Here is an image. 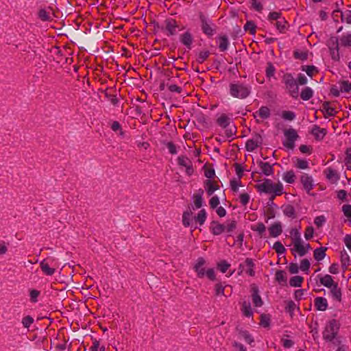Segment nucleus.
<instances>
[{
    "label": "nucleus",
    "mask_w": 351,
    "mask_h": 351,
    "mask_svg": "<svg viewBox=\"0 0 351 351\" xmlns=\"http://www.w3.org/2000/svg\"><path fill=\"white\" fill-rule=\"evenodd\" d=\"M252 87L250 85L235 81L229 85L230 95L237 99H243L247 98L251 93Z\"/></svg>",
    "instance_id": "obj_1"
},
{
    "label": "nucleus",
    "mask_w": 351,
    "mask_h": 351,
    "mask_svg": "<svg viewBox=\"0 0 351 351\" xmlns=\"http://www.w3.org/2000/svg\"><path fill=\"white\" fill-rule=\"evenodd\" d=\"M256 189L263 193L280 195L283 193V185L281 182L274 183L269 179H265L262 183L256 185Z\"/></svg>",
    "instance_id": "obj_2"
},
{
    "label": "nucleus",
    "mask_w": 351,
    "mask_h": 351,
    "mask_svg": "<svg viewBox=\"0 0 351 351\" xmlns=\"http://www.w3.org/2000/svg\"><path fill=\"white\" fill-rule=\"evenodd\" d=\"M339 329V324L336 319L330 320L323 331V338L326 341H332L337 336Z\"/></svg>",
    "instance_id": "obj_3"
},
{
    "label": "nucleus",
    "mask_w": 351,
    "mask_h": 351,
    "mask_svg": "<svg viewBox=\"0 0 351 351\" xmlns=\"http://www.w3.org/2000/svg\"><path fill=\"white\" fill-rule=\"evenodd\" d=\"M282 81L291 97L297 98L298 96L299 88L293 75L289 73L285 74L282 77Z\"/></svg>",
    "instance_id": "obj_4"
},
{
    "label": "nucleus",
    "mask_w": 351,
    "mask_h": 351,
    "mask_svg": "<svg viewBox=\"0 0 351 351\" xmlns=\"http://www.w3.org/2000/svg\"><path fill=\"white\" fill-rule=\"evenodd\" d=\"M284 135L285 139L283 145L288 149H293L295 142L299 138L297 131L293 128H289L284 130Z\"/></svg>",
    "instance_id": "obj_5"
},
{
    "label": "nucleus",
    "mask_w": 351,
    "mask_h": 351,
    "mask_svg": "<svg viewBox=\"0 0 351 351\" xmlns=\"http://www.w3.org/2000/svg\"><path fill=\"white\" fill-rule=\"evenodd\" d=\"M291 245H292L291 251L293 254L297 253L300 256H304L311 249L310 245L304 243L302 239L291 243Z\"/></svg>",
    "instance_id": "obj_6"
},
{
    "label": "nucleus",
    "mask_w": 351,
    "mask_h": 351,
    "mask_svg": "<svg viewBox=\"0 0 351 351\" xmlns=\"http://www.w3.org/2000/svg\"><path fill=\"white\" fill-rule=\"evenodd\" d=\"M331 58L335 61L340 60L339 40L337 37H331L327 42Z\"/></svg>",
    "instance_id": "obj_7"
},
{
    "label": "nucleus",
    "mask_w": 351,
    "mask_h": 351,
    "mask_svg": "<svg viewBox=\"0 0 351 351\" xmlns=\"http://www.w3.org/2000/svg\"><path fill=\"white\" fill-rule=\"evenodd\" d=\"M200 21L202 29L204 34L208 36H213L215 33V30L212 26L210 21L203 14H200Z\"/></svg>",
    "instance_id": "obj_8"
},
{
    "label": "nucleus",
    "mask_w": 351,
    "mask_h": 351,
    "mask_svg": "<svg viewBox=\"0 0 351 351\" xmlns=\"http://www.w3.org/2000/svg\"><path fill=\"white\" fill-rule=\"evenodd\" d=\"M262 143L261 136L256 135L252 138L247 141L245 143L246 149L248 152H252Z\"/></svg>",
    "instance_id": "obj_9"
},
{
    "label": "nucleus",
    "mask_w": 351,
    "mask_h": 351,
    "mask_svg": "<svg viewBox=\"0 0 351 351\" xmlns=\"http://www.w3.org/2000/svg\"><path fill=\"white\" fill-rule=\"evenodd\" d=\"M204 188L207 194L210 196L214 192L219 189V186L217 181L212 180H206L204 181Z\"/></svg>",
    "instance_id": "obj_10"
},
{
    "label": "nucleus",
    "mask_w": 351,
    "mask_h": 351,
    "mask_svg": "<svg viewBox=\"0 0 351 351\" xmlns=\"http://www.w3.org/2000/svg\"><path fill=\"white\" fill-rule=\"evenodd\" d=\"M206 261L205 260L200 257L197 259V263L194 266V269L197 273V275L199 278H204L205 276V272L206 271L205 269L203 267Z\"/></svg>",
    "instance_id": "obj_11"
},
{
    "label": "nucleus",
    "mask_w": 351,
    "mask_h": 351,
    "mask_svg": "<svg viewBox=\"0 0 351 351\" xmlns=\"http://www.w3.org/2000/svg\"><path fill=\"white\" fill-rule=\"evenodd\" d=\"M300 181L304 188V189L309 192L311 190H312L313 186V180L311 176H308V174H302L300 177Z\"/></svg>",
    "instance_id": "obj_12"
},
{
    "label": "nucleus",
    "mask_w": 351,
    "mask_h": 351,
    "mask_svg": "<svg viewBox=\"0 0 351 351\" xmlns=\"http://www.w3.org/2000/svg\"><path fill=\"white\" fill-rule=\"evenodd\" d=\"M255 118H260L262 120L268 119L271 115V110L267 106H262L258 110L253 114Z\"/></svg>",
    "instance_id": "obj_13"
},
{
    "label": "nucleus",
    "mask_w": 351,
    "mask_h": 351,
    "mask_svg": "<svg viewBox=\"0 0 351 351\" xmlns=\"http://www.w3.org/2000/svg\"><path fill=\"white\" fill-rule=\"evenodd\" d=\"M257 164L260 167L262 173L265 176H269L274 174L273 167L269 163L263 161H257Z\"/></svg>",
    "instance_id": "obj_14"
},
{
    "label": "nucleus",
    "mask_w": 351,
    "mask_h": 351,
    "mask_svg": "<svg viewBox=\"0 0 351 351\" xmlns=\"http://www.w3.org/2000/svg\"><path fill=\"white\" fill-rule=\"evenodd\" d=\"M270 236L272 237H278L282 232L280 222H276L269 228Z\"/></svg>",
    "instance_id": "obj_15"
},
{
    "label": "nucleus",
    "mask_w": 351,
    "mask_h": 351,
    "mask_svg": "<svg viewBox=\"0 0 351 351\" xmlns=\"http://www.w3.org/2000/svg\"><path fill=\"white\" fill-rule=\"evenodd\" d=\"M315 306L317 310L324 311L328 308L327 300L322 297H317L315 299Z\"/></svg>",
    "instance_id": "obj_16"
},
{
    "label": "nucleus",
    "mask_w": 351,
    "mask_h": 351,
    "mask_svg": "<svg viewBox=\"0 0 351 351\" xmlns=\"http://www.w3.org/2000/svg\"><path fill=\"white\" fill-rule=\"evenodd\" d=\"M311 133L316 139L322 140L326 134V130L324 128H321L317 125H314Z\"/></svg>",
    "instance_id": "obj_17"
},
{
    "label": "nucleus",
    "mask_w": 351,
    "mask_h": 351,
    "mask_svg": "<svg viewBox=\"0 0 351 351\" xmlns=\"http://www.w3.org/2000/svg\"><path fill=\"white\" fill-rule=\"evenodd\" d=\"M230 120L231 119L228 115L226 114H221L218 116L216 121L218 125L225 128L229 125L230 123Z\"/></svg>",
    "instance_id": "obj_18"
},
{
    "label": "nucleus",
    "mask_w": 351,
    "mask_h": 351,
    "mask_svg": "<svg viewBox=\"0 0 351 351\" xmlns=\"http://www.w3.org/2000/svg\"><path fill=\"white\" fill-rule=\"evenodd\" d=\"M210 230L213 234L219 235L225 232V226L216 221H213L210 224Z\"/></svg>",
    "instance_id": "obj_19"
},
{
    "label": "nucleus",
    "mask_w": 351,
    "mask_h": 351,
    "mask_svg": "<svg viewBox=\"0 0 351 351\" xmlns=\"http://www.w3.org/2000/svg\"><path fill=\"white\" fill-rule=\"evenodd\" d=\"M40 266L42 271L47 276H52L56 272V269L51 267L45 259L40 262Z\"/></svg>",
    "instance_id": "obj_20"
},
{
    "label": "nucleus",
    "mask_w": 351,
    "mask_h": 351,
    "mask_svg": "<svg viewBox=\"0 0 351 351\" xmlns=\"http://www.w3.org/2000/svg\"><path fill=\"white\" fill-rule=\"evenodd\" d=\"M325 173L327 179L332 183H335L339 180V175L337 172L331 168L326 169Z\"/></svg>",
    "instance_id": "obj_21"
},
{
    "label": "nucleus",
    "mask_w": 351,
    "mask_h": 351,
    "mask_svg": "<svg viewBox=\"0 0 351 351\" xmlns=\"http://www.w3.org/2000/svg\"><path fill=\"white\" fill-rule=\"evenodd\" d=\"M320 283L328 289L337 284L332 276L328 274H326L320 278Z\"/></svg>",
    "instance_id": "obj_22"
},
{
    "label": "nucleus",
    "mask_w": 351,
    "mask_h": 351,
    "mask_svg": "<svg viewBox=\"0 0 351 351\" xmlns=\"http://www.w3.org/2000/svg\"><path fill=\"white\" fill-rule=\"evenodd\" d=\"M204 191L202 189H199L197 193H195L193 196V204L195 208H199L202 206V195H203Z\"/></svg>",
    "instance_id": "obj_23"
},
{
    "label": "nucleus",
    "mask_w": 351,
    "mask_h": 351,
    "mask_svg": "<svg viewBox=\"0 0 351 351\" xmlns=\"http://www.w3.org/2000/svg\"><path fill=\"white\" fill-rule=\"evenodd\" d=\"M329 289H330V294L332 298L338 302H341V289L338 287L337 283Z\"/></svg>",
    "instance_id": "obj_24"
},
{
    "label": "nucleus",
    "mask_w": 351,
    "mask_h": 351,
    "mask_svg": "<svg viewBox=\"0 0 351 351\" xmlns=\"http://www.w3.org/2000/svg\"><path fill=\"white\" fill-rule=\"evenodd\" d=\"M322 111L325 113V117L335 116L337 114L336 110L328 102H324L322 104Z\"/></svg>",
    "instance_id": "obj_25"
},
{
    "label": "nucleus",
    "mask_w": 351,
    "mask_h": 351,
    "mask_svg": "<svg viewBox=\"0 0 351 351\" xmlns=\"http://www.w3.org/2000/svg\"><path fill=\"white\" fill-rule=\"evenodd\" d=\"M166 29L169 34L173 35L176 33L177 23L174 19H168L165 21Z\"/></svg>",
    "instance_id": "obj_26"
},
{
    "label": "nucleus",
    "mask_w": 351,
    "mask_h": 351,
    "mask_svg": "<svg viewBox=\"0 0 351 351\" xmlns=\"http://www.w3.org/2000/svg\"><path fill=\"white\" fill-rule=\"evenodd\" d=\"M219 48L221 51H226L229 45L228 38L226 36H221L218 38Z\"/></svg>",
    "instance_id": "obj_27"
},
{
    "label": "nucleus",
    "mask_w": 351,
    "mask_h": 351,
    "mask_svg": "<svg viewBox=\"0 0 351 351\" xmlns=\"http://www.w3.org/2000/svg\"><path fill=\"white\" fill-rule=\"evenodd\" d=\"M340 258L342 267L346 269L350 265V256L345 250L341 252Z\"/></svg>",
    "instance_id": "obj_28"
},
{
    "label": "nucleus",
    "mask_w": 351,
    "mask_h": 351,
    "mask_svg": "<svg viewBox=\"0 0 351 351\" xmlns=\"http://www.w3.org/2000/svg\"><path fill=\"white\" fill-rule=\"evenodd\" d=\"M326 247H319L315 250L313 256L315 260L319 261L323 260L326 256Z\"/></svg>",
    "instance_id": "obj_29"
},
{
    "label": "nucleus",
    "mask_w": 351,
    "mask_h": 351,
    "mask_svg": "<svg viewBox=\"0 0 351 351\" xmlns=\"http://www.w3.org/2000/svg\"><path fill=\"white\" fill-rule=\"evenodd\" d=\"M252 300L254 306H261L263 304V301L261 296L258 293V289L256 287H253Z\"/></svg>",
    "instance_id": "obj_30"
},
{
    "label": "nucleus",
    "mask_w": 351,
    "mask_h": 351,
    "mask_svg": "<svg viewBox=\"0 0 351 351\" xmlns=\"http://www.w3.org/2000/svg\"><path fill=\"white\" fill-rule=\"evenodd\" d=\"M340 44L343 47H351V32L346 33L340 38Z\"/></svg>",
    "instance_id": "obj_31"
},
{
    "label": "nucleus",
    "mask_w": 351,
    "mask_h": 351,
    "mask_svg": "<svg viewBox=\"0 0 351 351\" xmlns=\"http://www.w3.org/2000/svg\"><path fill=\"white\" fill-rule=\"evenodd\" d=\"M294 167L299 169H306L309 167L308 161L301 158H295Z\"/></svg>",
    "instance_id": "obj_32"
},
{
    "label": "nucleus",
    "mask_w": 351,
    "mask_h": 351,
    "mask_svg": "<svg viewBox=\"0 0 351 351\" xmlns=\"http://www.w3.org/2000/svg\"><path fill=\"white\" fill-rule=\"evenodd\" d=\"M193 219V213L191 210L185 211L182 215V223L185 227L190 226Z\"/></svg>",
    "instance_id": "obj_33"
},
{
    "label": "nucleus",
    "mask_w": 351,
    "mask_h": 351,
    "mask_svg": "<svg viewBox=\"0 0 351 351\" xmlns=\"http://www.w3.org/2000/svg\"><path fill=\"white\" fill-rule=\"evenodd\" d=\"M283 213L289 217H295V210L292 205L287 204L283 207Z\"/></svg>",
    "instance_id": "obj_34"
},
{
    "label": "nucleus",
    "mask_w": 351,
    "mask_h": 351,
    "mask_svg": "<svg viewBox=\"0 0 351 351\" xmlns=\"http://www.w3.org/2000/svg\"><path fill=\"white\" fill-rule=\"evenodd\" d=\"M244 267H245V272L250 276H253L254 275V263L252 259L247 258L245 261Z\"/></svg>",
    "instance_id": "obj_35"
},
{
    "label": "nucleus",
    "mask_w": 351,
    "mask_h": 351,
    "mask_svg": "<svg viewBox=\"0 0 351 351\" xmlns=\"http://www.w3.org/2000/svg\"><path fill=\"white\" fill-rule=\"evenodd\" d=\"M313 95V91L310 87H306L304 88L300 94L301 98L304 100L307 101L310 99Z\"/></svg>",
    "instance_id": "obj_36"
},
{
    "label": "nucleus",
    "mask_w": 351,
    "mask_h": 351,
    "mask_svg": "<svg viewBox=\"0 0 351 351\" xmlns=\"http://www.w3.org/2000/svg\"><path fill=\"white\" fill-rule=\"evenodd\" d=\"M282 178L286 182L292 184L295 180V173L292 170L288 171L283 174Z\"/></svg>",
    "instance_id": "obj_37"
},
{
    "label": "nucleus",
    "mask_w": 351,
    "mask_h": 351,
    "mask_svg": "<svg viewBox=\"0 0 351 351\" xmlns=\"http://www.w3.org/2000/svg\"><path fill=\"white\" fill-rule=\"evenodd\" d=\"M180 40L181 42L188 47L191 46L193 40L192 36L189 32L183 34L180 37Z\"/></svg>",
    "instance_id": "obj_38"
},
{
    "label": "nucleus",
    "mask_w": 351,
    "mask_h": 351,
    "mask_svg": "<svg viewBox=\"0 0 351 351\" xmlns=\"http://www.w3.org/2000/svg\"><path fill=\"white\" fill-rule=\"evenodd\" d=\"M303 280H304V278L302 276H295L292 277L290 279L289 284L291 287H298L301 286Z\"/></svg>",
    "instance_id": "obj_39"
},
{
    "label": "nucleus",
    "mask_w": 351,
    "mask_h": 351,
    "mask_svg": "<svg viewBox=\"0 0 351 351\" xmlns=\"http://www.w3.org/2000/svg\"><path fill=\"white\" fill-rule=\"evenodd\" d=\"M303 71H305L306 74L312 77L315 73L318 72V70L315 66H303L302 68Z\"/></svg>",
    "instance_id": "obj_40"
},
{
    "label": "nucleus",
    "mask_w": 351,
    "mask_h": 351,
    "mask_svg": "<svg viewBox=\"0 0 351 351\" xmlns=\"http://www.w3.org/2000/svg\"><path fill=\"white\" fill-rule=\"evenodd\" d=\"M339 90L341 92L348 93L351 91V81H342L339 82Z\"/></svg>",
    "instance_id": "obj_41"
},
{
    "label": "nucleus",
    "mask_w": 351,
    "mask_h": 351,
    "mask_svg": "<svg viewBox=\"0 0 351 351\" xmlns=\"http://www.w3.org/2000/svg\"><path fill=\"white\" fill-rule=\"evenodd\" d=\"M195 221L199 223V225H202L206 219V212L204 209L201 210L195 217Z\"/></svg>",
    "instance_id": "obj_42"
},
{
    "label": "nucleus",
    "mask_w": 351,
    "mask_h": 351,
    "mask_svg": "<svg viewBox=\"0 0 351 351\" xmlns=\"http://www.w3.org/2000/svg\"><path fill=\"white\" fill-rule=\"evenodd\" d=\"M291 243L302 239L300 232L298 228H293L290 231Z\"/></svg>",
    "instance_id": "obj_43"
},
{
    "label": "nucleus",
    "mask_w": 351,
    "mask_h": 351,
    "mask_svg": "<svg viewBox=\"0 0 351 351\" xmlns=\"http://www.w3.org/2000/svg\"><path fill=\"white\" fill-rule=\"evenodd\" d=\"M340 16L342 22H345L348 24H351V11L346 10L344 12L340 13Z\"/></svg>",
    "instance_id": "obj_44"
},
{
    "label": "nucleus",
    "mask_w": 351,
    "mask_h": 351,
    "mask_svg": "<svg viewBox=\"0 0 351 351\" xmlns=\"http://www.w3.org/2000/svg\"><path fill=\"white\" fill-rule=\"evenodd\" d=\"M280 32H283L286 28L287 22L284 19H280L274 24Z\"/></svg>",
    "instance_id": "obj_45"
},
{
    "label": "nucleus",
    "mask_w": 351,
    "mask_h": 351,
    "mask_svg": "<svg viewBox=\"0 0 351 351\" xmlns=\"http://www.w3.org/2000/svg\"><path fill=\"white\" fill-rule=\"evenodd\" d=\"M242 311L243 313L247 317H250L252 315V311L250 304L246 302L243 303Z\"/></svg>",
    "instance_id": "obj_46"
},
{
    "label": "nucleus",
    "mask_w": 351,
    "mask_h": 351,
    "mask_svg": "<svg viewBox=\"0 0 351 351\" xmlns=\"http://www.w3.org/2000/svg\"><path fill=\"white\" fill-rule=\"evenodd\" d=\"M178 165L184 167L191 165V161L186 156H180L178 158Z\"/></svg>",
    "instance_id": "obj_47"
},
{
    "label": "nucleus",
    "mask_w": 351,
    "mask_h": 351,
    "mask_svg": "<svg viewBox=\"0 0 351 351\" xmlns=\"http://www.w3.org/2000/svg\"><path fill=\"white\" fill-rule=\"evenodd\" d=\"M225 226V228H226V230L227 232L228 233H230L232 232L233 230H234L236 229V227H237V223L234 220H231V221H228L226 223Z\"/></svg>",
    "instance_id": "obj_48"
},
{
    "label": "nucleus",
    "mask_w": 351,
    "mask_h": 351,
    "mask_svg": "<svg viewBox=\"0 0 351 351\" xmlns=\"http://www.w3.org/2000/svg\"><path fill=\"white\" fill-rule=\"evenodd\" d=\"M38 16L43 21H49L51 19L50 13L45 10H40L38 12Z\"/></svg>",
    "instance_id": "obj_49"
},
{
    "label": "nucleus",
    "mask_w": 351,
    "mask_h": 351,
    "mask_svg": "<svg viewBox=\"0 0 351 351\" xmlns=\"http://www.w3.org/2000/svg\"><path fill=\"white\" fill-rule=\"evenodd\" d=\"M33 322L34 319L29 315H27L22 319V324L25 328H29Z\"/></svg>",
    "instance_id": "obj_50"
},
{
    "label": "nucleus",
    "mask_w": 351,
    "mask_h": 351,
    "mask_svg": "<svg viewBox=\"0 0 351 351\" xmlns=\"http://www.w3.org/2000/svg\"><path fill=\"white\" fill-rule=\"evenodd\" d=\"M273 248L275 250L276 253H278L279 254H283L286 251L285 247L279 241H276L274 244Z\"/></svg>",
    "instance_id": "obj_51"
},
{
    "label": "nucleus",
    "mask_w": 351,
    "mask_h": 351,
    "mask_svg": "<svg viewBox=\"0 0 351 351\" xmlns=\"http://www.w3.org/2000/svg\"><path fill=\"white\" fill-rule=\"evenodd\" d=\"M210 52L208 51H200L198 57H197V62L199 63L204 62L209 56Z\"/></svg>",
    "instance_id": "obj_52"
},
{
    "label": "nucleus",
    "mask_w": 351,
    "mask_h": 351,
    "mask_svg": "<svg viewBox=\"0 0 351 351\" xmlns=\"http://www.w3.org/2000/svg\"><path fill=\"white\" fill-rule=\"evenodd\" d=\"M111 129L114 131V132H117L119 131V134L121 136H124V132H123L122 129H121V125L119 124V122L117 121H114L111 125Z\"/></svg>",
    "instance_id": "obj_53"
},
{
    "label": "nucleus",
    "mask_w": 351,
    "mask_h": 351,
    "mask_svg": "<svg viewBox=\"0 0 351 351\" xmlns=\"http://www.w3.org/2000/svg\"><path fill=\"white\" fill-rule=\"evenodd\" d=\"M345 163L348 169H351V148H348L346 151Z\"/></svg>",
    "instance_id": "obj_54"
},
{
    "label": "nucleus",
    "mask_w": 351,
    "mask_h": 351,
    "mask_svg": "<svg viewBox=\"0 0 351 351\" xmlns=\"http://www.w3.org/2000/svg\"><path fill=\"white\" fill-rule=\"evenodd\" d=\"M230 267V265L226 261H222L217 264L218 269L222 272L225 273L228 268Z\"/></svg>",
    "instance_id": "obj_55"
},
{
    "label": "nucleus",
    "mask_w": 351,
    "mask_h": 351,
    "mask_svg": "<svg viewBox=\"0 0 351 351\" xmlns=\"http://www.w3.org/2000/svg\"><path fill=\"white\" fill-rule=\"evenodd\" d=\"M225 287L221 283H217L215 286L216 295H224Z\"/></svg>",
    "instance_id": "obj_56"
},
{
    "label": "nucleus",
    "mask_w": 351,
    "mask_h": 351,
    "mask_svg": "<svg viewBox=\"0 0 351 351\" xmlns=\"http://www.w3.org/2000/svg\"><path fill=\"white\" fill-rule=\"evenodd\" d=\"M219 204V199L217 196H213L209 200V205L211 208H217Z\"/></svg>",
    "instance_id": "obj_57"
},
{
    "label": "nucleus",
    "mask_w": 351,
    "mask_h": 351,
    "mask_svg": "<svg viewBox=\"0 0 351 351\" xmlns=\"http://www.w3.org/2000/svg\"><path fill=\"white\" fill-rule=\"evenodd\" d=\"M342 211L346 217L351 221V205L345 204L342 206Z\"/></svg>",
    "instance_id": "obj_58"
},
{
    "label": "nucleus",
    "mask_w": 351,
    "mask_h": 351,
    "mask_svg": "<svg viewBox=\"0 0 351 351\" xmlns=\"http://www.w3.org/2000/svg\"><path fill=\"white\" fill-rule=\"evenodd\" d=\"M90 349L91 351H105V346L100 345L99 341H95Z\"/></svg>",
    "instance_id": "obj_59"
},
{
    "label": "nucleus",
    "mask_w": 351,
    "mask_h": 351,
    "mask_svg": "<svg viewBox=\"0 0 351 351\" xmlns=\"http://www.w3.org/2000/svg\"><path fill=\"white\" fill-rule=\"evenodd\" d=\"M282 117L286 120L292 121L295 119V115L291 111H284L282 114Z\"/></svg>",
    "instance_id": "obj_60"
},
{
    "label": "nucleus",
    "mask_w": 351,
    "mask_h": 351,
    "mask_svg": "<svg viewBox=\"0 0 351 351\" xmlns=\"http://www.w3.org/2000/svg\"><path fill=\"white\" fill-rule=\"evenodd\" d=\"M310 267V262L307 259H302L300 262V269L302 271H308Z\"/></svg>",
    "instance_id": "obj_61"
},
{
    "label": "nucleus",
    "mask_w": 351,
    "mask_h": 351,
    "mask_svg": "<svg viewBox=\"0 0 351 351\" xmlns=\"http://www.w3.org/2000/svg\"><path fill=\"white\" fill-rule=\"evenodd\" d=\"M276 279L278 282H285L286 281V276L285 274L283 271H278L276 273Z\"/></svg>",
    "instance_id": "obj_62"
},
{
    "label": "nucleus",
    "mask_w": 351,
    "mask_h": 351,
    "mask_svg": "<svg viewBox=\"0 0 351 351\" xmlns=\"http://www.w3.org/2000/svg\"><path fill=\"white\" fill-rule=\"evenodd\" d=\"M275 67L272 64L268 63L266 69V75L268 77H272L275 73Z\"/></svg>",
    "instance_id": "obj_63"
},
{
    "label": "nucleus",
    "mask_w": 351,
    "mask_h": 351,
    "mask_svg": "<svg viewBox=\"0 0 351 351\" xmlns=\"http://www.w3.org/2000/svg\"><path fill=\"white\" fill-rule=\"evenodd\" d=\"M239 199L241 204L245 206L250 201V195L247 193H242L239 196Z\"/></svg>",
    "instance_id": "obj_64"
}]
</instances>
